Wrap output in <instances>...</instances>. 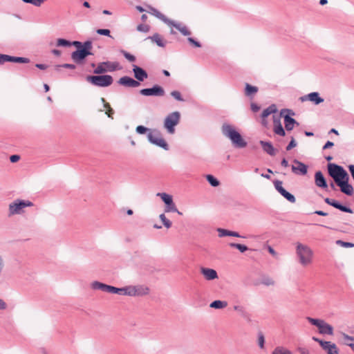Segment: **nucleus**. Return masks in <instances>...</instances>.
<instances>
[{"mask_svg": "<svg viewBox=\"0 0 354 354\" xmlns=\"http://www.w3.org/2000/svg\"><path fill=\"white\" fill-rule=\"evenodd\" d=\"M8 62V55L0 54V64Z\"/></svg>", "mask_w": 354, "mask_h": 354, "instance_id": "56", "label": "nucleus"}, {"mask_svg": "<svg viewBox=\"0 0 354 354\" xmlns=\"http://www.w3.org/2000/svg\"><path fill=\"white\" fill-rule=\"evenodd\" d=\"M262 283L268 286L274 285V281L271 278L266 277L262 279Z\"/></svg>", "mask_w": 354, "mask_h": 354, "instance_id": "52", "label": "nucleus"}, {"mask_svg": "<svg viewBox=\"0 0 354 354\" xmlns=\"http://www.w3.org/2000/svg\"><path fill=\"white\" fill-rule=\"evenodd\" d=\"M234 310L237 311L239 314V315L243 317V319L246 320H250V313L246 310L245 308L243 306L240 305H235L233 307Z\"/></svg>", "mask_w": 354, "mask_h": 354, "instance_id": "29", "label": "nucleus"}, {"mask_svg": "<svg viewBox=\"0 0 354 354\" xmlns=\"http://www.w3.org/2000/svg\"><path fill=\"white\" fill-rule=\"evenodd\" d=\"M299 351L301 354H309L308 351L305 348H299Z\"/></svg>", "mask_w": 354, "mask_h": 354, "instance_id": "64", "label": "nucleus"}, {"mask_svg": "<svg viewBox=\"0 0 354 354\" xmlns=\"http://www.w3.org/2000/svg\"><path fill=\"white\" fill-rule=\"evenodd\" d=\"M217 232H218L219 237H223V236H230V232H231L230 230L223 229V228H218Z\"/></svg>", "mask_w": 354, "mask_h": 354, "instance_id": "44", "label": "nucleus"}, {"mask_svg": "<svg viewBox=\"0 0 354 354\" xmlns=\"http://www.w3.org/2000/svg\"><path fill=\"white\" fill-rule=\"evenodd\" d=\"M227 306V303L225 301L215 300L210 304L209 307L215 309H221Z\"/></svg>", "mask_w": 354, "mask_h": 354, "instance_id": "32", "label": "nucleus"}, {"mask_svg": "<svg viewBox=\"0 0 354 354\" xmlns=\"http://www.w3.org/2000/svg\"><path fill=\"white\" fill-rule=\"evenodd\" d=\"M296 165H292V171L295 174L306 175L308 172V166L297 159L293 160Z\"/></svg>", "mask_w": 354, "mask_h": 354, "instance_id": "16", "label": "nucleus"}, {"mask_svg": "<svg viewBox=\"0 0 354 354\" xmlns=\"http://www.w3.org/2000/svg\"><path fill=\"white\" fill-rule=\"evenodd\" d=\"M201 272L207 280H214L218 278L217 272L214 269L202 268Z\"/></svg>", "mask_w": 354, "mask_h": 354, "instance_id": "24", "label": "nucleus"}, {"mask_svg": "<svg viewBox=\"0 0 354 354\" xmlns=\"http://www.w3.org/2000/svg\"><path fill=\"white\" fill-rule=\"evenodd\" d=\"M122 67L118 62H102L97 64L93 71V73L100 75L107 72H113L120 70Z\"/></svg>", "mask_w": 354, "mask_h": 354, "instance_id": "7", "label": "nucleus"}, {"mask_svg": "<svg viewBox=\"0 0 354 354\" xmlns=\"http://www.w3.org/2000/svg\"><path fill=\"white\" fill-rule=\"evenodd\" d=\"M101 100H102V102H103L104 103V107L107 109V111L106 112V114H107V115H108V116H109V118H111V114H113V112H114V111H113V109L110 106V105H109V103H106V102H105V100H104V98H103V97H102V98L101 99Z\"/></svg>", "mask_w": 354, "mask_h": 354, "instance_id": "45", "label": "nucleus"}, {"mask_svg": "<svg viewBox=\"0 0 354 354\" xmlns=\"http://www.w3.org/2000/svg\"><path fill=\"white\" fill-rule=\"evenodd\" d=\"M187 41L192 44V45H194L195 47H197V48H200L201 47V44L199 41H196L194 38L192 37H188L187 38Z\"/></svg>", "mask_w": 354, "mask_h": 354, "instance_id": "54", "label": "nucleus"}, {"mask_svg": "<svg viewBox=\"0 0 354 354\" xmlns=\"http://www.w3.org/2000/svg\"><path fill=\"white\" fill-rule=\"evenodd\" d=\"M229 245L231 248H234L239 250L242 253L245 252L248 250V248L246 245L240 243H231L229 244Z\"/></svg>", "mask_w": 354, "mask_h": 354, "instance_id": "38", "label": "nucleus"}, {"mask_svg": "<svg viewBox=\"0 0 354 354\" xmlns=\"http://www.w3.org/2000/svg\"><path fill=\"white\" fill-rule=\"evenodd\" d=\"M159 218L166 228L169 229L171 227L172 223L166 218L165 214H160Z\"/></svg>", "mask_w": 354, "mask_h": 354, "instance_id": "40", "label": "nucleus"}, {"mask_svg": "<svg viewBox=\"0 0 354 354\" xmlns=\"http://www.w3.org/2000/svg\"><path fill=\"white\" fill-rule=\"evenodd\" d=\"M71 46L77 48V50L71 54V58L76 64H82L88 55H93L91 52L93 43L90 40L86 41L84 43L74 41L71 42Z\"/></svg>", "mask_w": 354, "mask_h": 354, "instance_id": "1", "label": "nucleus"}, {"mask_svg": "<svg viewBox=\"0 0 354 354\" xmlns=\"http://www.w3.org/2000/svg\"><path fill=\"white\" fill-rule=\"evenodd\" d=\"M307 320L313 325L317 326L319 328V333L322 335H330L333 334V328L330 324L325 322L323 319H315L312 317H307Z\"/></svg>", "mask_w": 354, "mask_h": 354, "instance_id": "9", "label": "nucleus"}, {"mask_svg": "<svg viewBox=\"0 0 354 354\" xmlns=\"http://www.w3.org/2000/svg\"><path fill=\"white\" fill-rule=\"evenodd\" d=\"M136 132L138 133V134H144L146 132H149V131H152L151 129H148L144 126H142V125H139L136 127Z\"/></svg>", "mask_w": 354, "mask_h": 354, "instance_id": "42", "label": "nucleus"}, {"mask_svg": "<svg viewBox=\"0 0 354 354\" xmlns=\"http://www.w3.org/2000/svg\"><path fill=\"white\" fill-rule=\"evenodd\" d=\"M284 113H288V115H285L283 116L285 128L287 131H291L294 128V124L299 125V123L294 118L290 117V115H295V113L292 110L283 109L281 111V115H283Z\"/></svg>", "mask_w": 354, "mask_h": 354, "instance_id": "13", "label": "nucleus"}, {"mask_svg": "<svg viewBox=\"0 0 354 354\" xmlns=\"http://www.w3.org/2000/svg\"><path fill=\"white\" fill-rule=\"evenodd\" d=\"M322 348L327 354H339V349L335 344L330 342H321Z\"/></svg>", "mask_w": 354, "mask_h": 354, "instance_id": "21", "label": "nucleus"}, {"mask_svg": "<svg viewBox=\"0 0 354 354\" xmlns=\"http://www.w3.org/2000/svg\"><path fill=\"white\" fill-rule=\"evenodd\" d=\"M272 354H292L291 351L283 346H277Z\"/></svg>", "mask_w": 354, "mask_h": 354, "instance_id": "37", "label": "nucleus"}, {"mask_svg": "<svg viewBox=\"0 0 354 354\" xmlns=\"http://www.w3.org/2000/svg\"><path fill=\"white\" fill-rule=\"evenodd\" d=\"M148 140L153 145H157L165 150H169V145L162 138L161 134L158 131H149L147 133Z\"/></svg>", "mask_w": 354, "mask_h": 354, "instance_id": "10", "label": "nucleus"}, {"mask_svg": "<svg viewBox=\"0 0 354 354\" xmlns=\"http://www.w3.org/2000/svg\"><path fill=\"white\" fill-rule=\"evenodd\" d=\"M8 62H15V63L27 64V63L30 62V59L28 58H26V57H14V56L8 55Z\"/></svg>", "mask_w": 354, "mask_h": 354, "instance_id": "33", "label": "nucleus"}, {"mask_svg": "<svg viewBox=\"0 0 354 354\" xmlns=\"http://www.w3.org/2000/svg\"><path fill=\"white\" fill-rule=\"evenodd\" d=\"M277 111V109L275 104H271L268 108L264 109L261 113V118H266L272 113H275Z\"/></svg>", "mask_w": 354, "mask_h": 354, "instance_id": "31", "label": "nucleus"}, {"mask_svg": "<svg viewBox=\"0 0 354 354\" xmlns=\"http://www.w3.org/2000/svg\"><path fill=\"white\" fill-rule=\"evenodd\" d=\"M206 179L212 187H217L220 184L219 181L211 174L207 175Z\"/></svg>", "mask_w": 354, "mask_h": 354, "instance_id": "39", "label": "nucleus"}, {"mask_svg": "<svg viewBox=\"0 0 354 354\" xmlns=\"http://www.w3.org/2000/svg\"><path fill=\"white\" fill-rule=\"evenodd\" d=\"M348 168L351 175L354 180V165H348Z\"/></svg>", "mask_w": 354, "mask_h": 354, "instance_id": "62", "label": "nucleus"}, {"mask_svg": "<svg viewBox=\"0 0 354 354\" xmlns=\"http://www.w3.org/2000/svg\"><path fill=\"white\" fill-rule=\"evenodd\" d=\"M274 118V132L281 136H284L286 135L285 130L283 129L280 120L279 119H276L275 116Z\"/></svg>", "mask_w": 354, "mask_h": 354, "instance_id": "27", "label": "nucleus"}, {"mask_svg": "<svg viewBox=\"0 0 354 354\" xmlns=\"http://www.w3.org/2000/svg\"><path fill=\"white\" fill-rule=\"evenodd\" d=\"M259 144L264 152L272 156H275L277 151L270 142L260 140Z\"/></svg>", "mask_w": 354, "mask_h": 354, "instance_id": "22", "label": "nucleus"}, {"mask_svg": "<svg viewBox=\"0 0 354 354\" xmlns=\"http://www.w3.org/2000/svg\"><path fill=\"white\" fill-rule=\"evenodd\" d=\"M324 201L328 205H331V206L334 207L335 208L339 209L342 212H347V213H350V214L353 213V210L350 207L342 205L340 203H339L338 201H337L335 200L330 199L329 198H326L324 199Z\"/></svg>", "mask_w": 354, "mask_h": 354, "instance_id": "18", "label": "nucleus"}, {"mask_svg": "<svg viewBox=\"0 0 354 354\" xmlns=\"http://www.w3.org/2000/svg\"><path fill=\"white\" fill-rule=\"evenodd\" d=\"M147 39H150L156 43L159 47H165L167 41H165L158 33H155L152 36H149Z\"/></svg>", "mask_w": 354, "mask_h": 354, "instance_id": "28", "label": "nucleus"}, {"mask_svg": "<svg viewBox=\"0 0 354 354\" xmlns=\"http://www.w3.org/2000/svg\"><path fill=\"white\" fill-rule=\"evenodd\" d=\"M180 119V114L178 111H174L169 113L165 119L164 127L167 131L173 134L175 132V126H176Z\"/></svg>", "mask_w": 354, "mask_h": 354, "instance_id": "8", "label": "nucleus"}, {"mask_svg": "<svg viewBox=\"0 0 354 354\" xmlns=\"http://www.w3.org/2000/svg\"><path fill=\"white\" fill-rule=\"evenodd\" d=\"M121 53L124 55V57L127 59L129 60V62H135L136 61V57L130 53H129L128 52L124 50H121Z\"/></svg>", "mask_w": 354, "mask_h": 354, "instance_id": "43", "label": "nucleus"}, {"mask_svg": "<svg viewBox=\"0 0 354 354\" xmlns=\"http://www.w3.org/2000/svg\"><path fill=\"white\" fill-rule=\"evenodd\" d=\"M327 168L329 176L333 179L335 184L348 178V174L347 171L340 165L335 163H328Z\"/></svg>", "mask_w": 354, "mask_h": 354, "instance_id": "5", "label": "nucleus"}, {"mask_svg": "<svg viewBox=\"0 0 354 354\" xmlns=\"http://www.w3.org/2000/svg\"><path fill=\"white\" fill-rule=\"evenodd\" d=\"M149 293V288L147 287L138 286H126L124 287V295L127 296H142Z\"/></svg>", "mask_w": 354, "mask_h": 354, "instance_id": "11", "label": "nucleus"}, {"mask_svg": "<svg viewBox=\"0 0 354 354\" xmlns=\"http://www.w3.org/2000/svg\"><path fill=\"white\" fill-rule=\"evenodd\" d=\"M257 91H258V88L257 86H252L248 83L245 84V92L246 95L250 96V95H254L256 93H257Z\"/></svg>", "mask_w": 354, "mask_h": 354, "instance_id": "35", "label": "nucleus"}, {"mask_svg": "<svg viewBox=\"0 0 354 354\" xmlns=\"http://www.w3.org/2000/svg\"><path fill=\"white\" fill-rule=\"evenodd\" d=\"M140 93L144 96H157L162 97L165 94L164 88L156 84L153 86L151 88H142L140 91Z\"/></svg>", "mask_w": 354, "mask_h": 354, "instance_id": "12", "label": "nucleus"}, {"mask_svg": "<svg viewBox=\"0 0 354 354\" xmlns=\"http://www.w3.org/2000/svg\"><path fill=\"white\" fill-rule=\"evenodd\" d=\"M62 68H69V69H75L76 68L75 65L72 64H62Z\"/></svg>", "mask_w": 354, "mask_h": 354, "instance_id": "61", "label": "nucleus"}, {"mask_svg": "<svg viewBox=\"0 0 354 354\" xmlns=\"http://www.w3.org/2000/svg\"><path fill=\"white\" fill-rule=\"evenodd\" d=\"M275 189L289 202L294 203L296 201L294 195L286 191L282 186V182L280 180H275L274 182Z\"/></svg>", "mask_w": 354, "mask_h": 354, "instance_id": "14", "label": "nucleus"}, {"mask_svg": "<svg viewBox=\"0 0 354 354\" xmlns=\"http://www.w3.org/2000/svg\"><path fill=\"white\" fill-rule=\"evenodd\" d=\"M149 13L154 15L158 19L162 20L163 22L167 24L168 22H169V19H168L167 17H165L163 14H162L160 12H159L157 9L149 6Z\"/></svg>", "mask_w": 354, "mask_h": 354, "instance_id": "26", "label": "nucleus"}, {"mask_svg": "<svg viewBox=\"0 0 354 354\" xmlns=\"http://www.w3.org/2000/svg\"><path fill=\"white\" fill-rule=\"evenodd\" d=\"M118 83L120 85L131 88H136L140 85V83L138 81L129 76L122 77L119 79Z\"/></svg>", "mask_w": 354, "mask_h": 354, "instance_id": "17", "label": "nucleus"}, {"mask_svg": "<svg viewBox=\"0 0 354 354\" xmlns=\"http://www.w3.org/2000/svg\"><path fill=\"white\" fill-rule=\"evenodd\" d=\"M137 30L140 32H147L149 31V26L146 24H140L137 26Z\"/></svg>", "mask_w": 354, "mask_h": 354, "instance_id": "50", "label": "nucleus"}, {"mask_svg": "<svg viewBox=\"0 0 354 354\" xmlns=\"http://www.w3.org/2000/svg\"><path fill=\"white\" fill-rule=\"evenodd\" d=\"M57 46H71V41H69L65 39L59 38L57 41Z\"/></svg>", "mask_w": 354, "mask_h": 354, "instance_id": "41", "label": "nucleus"}, {"mask_svg": "<svg viewBox=\"0 0 354 354\" xmlns=\"http://www.w3.org/2000/svg\"><path fill=\"white\" fill-rule=\"evenodd\" d=\"M349 176H348V178L342 180L339 183H336V185L339 187L340 190L342 193L351 196L353 194V186L349 184Z\"/></svg>", "mask_w": 354, "mask_h": 354, "instance_id": "15", "label": "nucleus"}, {"mask_svg": "<svg viewBox=\"0 0 354 354\" xmlns=\"http://www.w3.org/2000/svg\"><path fill=\"white\" fill-rule=\"evenodd\" d=\"M132 70L135 78L138 82H142L148 77L147 73L142 68L138 66L137 65H133Z\"/></svg>", "mask_w": 354, "mask_h": 354, "instance_id": "20", "label": "nucleus"}, {"mask_svg": "<svg viewBox=\"0 0 354 354\" xmlns=\"http://www.w3.org/2000/svg\"><path fill=\"white\" fill-rule=\"evenodd\" d=\"M35 66L41 70H45L48 68V66L44 64H37Z\"/></svg>", "mask_w": 354, "mask_h": 354, "instance_id": "63", "label": "nucleus"}, {"mask_svg": "<svg viewBox=\"0 0 354 354\" xmlns=\"http://www.w3.org/2000/svg\"><path fill=\"white\" fill-rule=\"evenodd\" d=\"M221 131L223 135L231 140L235 148L243 149L247 146V142L232 125L225 123L222 126Z\"/></svg>", "mask_w": 354, "mask_h": 354, "instance_id": "2", "label": "nucleus"}, {"mask_svg": "<svg viewBox=\"0 0 354 354\" xmlns=\"http://www.w3.org/2000/svg\"><path fill=\"white\" fill-rule=\"evenodd\" d=\"M315 184L317 187L325 190L328 187L326 180L321 171H317L315 174Z\"/></svg>", "mask_w": 354, "mask_h": 354, "instance_id": "19", "label": "nucleus"}, {"mask_svg": "<svg viewBox=\"0 0 354 354\" xmlns=\"http://www.w3.org/2000/svg\"><path fill=\"white\" fill-rule=\"evenodd\" d=\"M170 94L176 100L180 101V102H183L184 101V99L182 97L181 94H180V93L179 91H173L171 92Z\"/></svg>", "mask_w": 354, "mask_h": 354, "instance_id": "46", "label": "nucleus"}, {"mask_svg": "<svg viewBox=\"0 0 354 354\" xmlns=\"http://www.w3.org/2000/svg\"><path fill=\"white\" fill-rule=\"evenodd\" d=\"M296 254L299 263L303 266H306L312 263L313 252L308 245L298 243L296 247Z\"/></svg>", "mask_w": 354, "mask_h": 354, "instance_id": "3", "label": "nucleus"}, {"mask_svg": "<svg viewBox=\"0 0 354 354\" xmlns=\"http://www.w3.org/2000/svg\"><path fill=\"white\" fill-rule=\"evenodd\" d=\"M33 206V203L28 200L15 199L8 205V216L19 215L24 213L26 207Z\"/></svg>", "mask_w": 354, "mask_h": 354, "instance_id": "4", "label": "nucleus"}, {"mask_svg": "<svg viewBox=\"0 0 354 354\" xmlns=\"http://www.w3.org/2000/svg\"><path fill=\"white\" fill-rule=\"evenodd\" d=\"M334 146V143L331 141H327L326 144L323 146L322 150H326Z\"/></svg>", "mask_w": 354, "mask_h": 354, "instance_id": "57", "label": "nucleus"}, {"mask_svg": "<svg viewBox=\"0 0 354 354\" xmlns=\"http://www.w3.org/2000/svg\"><path fill=\"white\" fill-rule=\"evenodd\" d=\"M265 343L264 335L262 333H259L258 335V344L261 348H263Z\"/></svg>", "mask_w": 354, "mask_h": 354, "instance_id": "47", "label": "nucleus"}, {"mask_svg": "<svg viewBox=\"0 0 354 354\" xmlns=\"http://www.w3.org/2000/svg\"><path fill=\"white\" fill-rule=\"evenodd\" d=\"M165 212H176L178 214L182 215V212L178 211V209H177V207L173 201L171 202H170L169 203H168L167 205H166L165 208Z\"/></svg>", "mask_w": 354, "mask_h": 354, "instance_id": "34", "label": "nucleus"}, {"mask_svg": "<svg viewBox=\"0 0 354 354\" xmlns=\"http://www.w3.org/2000/svg\"><path fill=\"white\" fill-rule=\"evenodd\" d=\"M86 80L98 87H108L113 82V78L110 75H88Z\"/></svg>", "mask_w": 354, "mask_h": 354, "instance_id": "6", "label": "nucleus"}, {"mask_svg": "<svg viewBox=\"0 0 354 354\" xmlns=\"http://www.w3.org/2000/svg\"><path fill=\"white\" fill-rule=\"evenodd\" d=\"M91 288L93 290H100L103 292L111 293L112 286L95 281L91 283Z\"/></svg>", "mask_w": 354, "mask_h": 354, "instance_id": "25", "label": "nucleus"}, {"mask_svg": "<svg viewBox=\"0 0 354 354\" xmlns=\"http://www.w3.org/2000/svg\"><path fill=\"white\" fill-rule=\"evenodd\" d=\"M296 146H297V142H296L295 138L293 137H292L290 142H289V144L286 147V150L287 151H290L292 148L295 147Z\"/></svg>", "mask_w": 354, "mask_h": 354, "instance_id": "53", "label": "nucleus"}, {"mask_svg": "<svg viewBox=\"0 0 354 354\" xmlns=\"http://www.w3.org/2000/svg\"><path fill=\"white\" fill-rule=\"evenodd\" d=\"M167 25L176 28L177 30H178L181 32L182 35H183L185 36H189L191 35V32L188 30L187 26H183L180 23H177L174 21L169 19V22L167 23Z\"/></svg>", "mask_w": 354, "mask_h": 354, "instance_id": "23", "label": "nucleus"}, {"mask_svg": "<svg viewBox=\"0 0 354 354\" xmlns=\"http://www.w3.org/2000/svg\"><path fill=\"white\" fill-rule=\"evenodd\" d=\"M111 293L124 295V288H116L112 286Z\"/></svg>", "mask_w": 354, "mask_h": 354, "instance_id": "49", "label": "nucleus"}, {"mask_svg": "<svg viewBox=\"0 0 354 354\" xmlns=\"http://www.w3.org/2000/svg\"><path fill=\"white\" fill-rule=\"evenodd\" d=\"M308 100L313 102L315 104H319L324 102V99L319 96L317 92H312L308 94Z\"/></svg>", "mask_w": 354, "mask_h": 354, "instance_id": "30", "label": "nucleus"}, {"mask_svg": "<svg viewBox=\"0 0 354 354\" xmlns=\"http://www.w3.org/2000/svg\"><path fill=\"white\" fill-rule=\"evenodd\" d=\"M250 106H251V110L254 113L259 111L260 109V106L255 103H251Z\"/></svg>", "mask_w": 354, "mask_h": 354, "instance_id": "58", "label": "nucleus"}, {"mask_svg": "<svg viewBox=\"0 0 354 354\" xmlns=\"http://www.w3.org/2000/svg\"><path fill=\"white\" fill-rule=\"evenodd\" d=\"M7 308V304L0 298V310H3Z\"/></svg>", "mask_w": 354, "mask_h": 354, "instance_id": "60", "label": "nucleus"}, {"mask_svg": "<svg viewBox=\"0 0 354 354\" xmlns=\"http://www.w3.org/2000/svg\"><path fill=\"white\" fill-rule=\"evenodd\" d=\"M341 335L344 340V342H347V341L348 342H354V337H352V336H349L348 335L344 333H341Z\"/></svg>", "mask_w": 354, "mask_h": 354, "instance_id": "55", "label": "nucleus"}, {"mask_svg": "<svg viewBox=\"0 0 354 354\" xmlns=\"http://www.w3.org/2000/svg\"><path fill=\"white\" fill-rule=\"evenodd\" d=\"M96 32L100 35L111 37L110 30L109 29H97Z\"/></svg>", "mask_w": 354, "mask_h": 354, "instance_id": "51", "label": "nucleus"}, {"mask_svg": "<svg viewBox=\"0 0 354 354\" xmlns=\"http://www.w3.org/2000/svg\"><path fill=\"white\" fill-rule=\"evenodd\" d=\"M336 243L337 245L344 247V248H353L354 247V243H352L350 242H345V241H343L341 240H338V241H337Z\"/></svg>", "mask_w": 354, "mask_h": 354, "instance_id": "48", "label": "nucleus"}, {"mask_svg": "<svg viewBox=\"0 0 354 354\" xmlns=\"http://www.w3.org/2000/svg\"><path fill=\"white\" fill-rule=\"evenodd\" d=\"M20 159V156L19 155H12L10 156V160L11 162H16Z\"/></svg>", "mask_w": 354, "mask_h": 354, "instance_id": "59", "label": "nucleus"}, {"mask_svg": "<svg viewBox=\"0 0 354 354\" xmlns=\"http://www.w3.org/2000/svg\"><path fill=\"white\" fill-rule=\"evenodd\" d=\"M157 196L160 197L165 205L173 201L172 196L166 193H158Z\"/></svg>", "mask_w": 354, "mask_h": 354, "instance_id": "36", "label": "nucleus"}]
</instances>
